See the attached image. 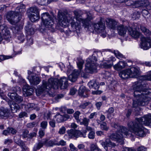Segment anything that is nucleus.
Wrapping results in <instances>:
<instances>
[{
  "label": "nucleus",
  "mask_w": 151,
  "mask_h": 151,
  "mask_svg": "<svg viewBox=\"0 0 151 151\" xmlns=\"http://www.w3.org/2000/svg\"><path fill=\"white\" fill-rule=\"evenodd\" d=\"M145 80L151 81V71L147 75L141 76L137 84L134 85V97L133 100L132 107L137 109L139 106H144L147 104L150 98L147 96L151 94V89L146 88L143 85Z\"/></svg>",
  "instance_id": "1"
},
{
  "label": "nucleus",
  "mask_w": 151,
  "mask_h": 151,
  "mask_svg": "<svg viewBox=\"0 0 151 151\" xmlns=\"http://www.w3.org/2000/svg\"><path fill=\"white\" fill-rule=\"evenodd\" d=\"M142 124L151 126V114H149L142 117L136 118L135 121L129 122L127 126L130 132H132L139 137H143L145 136V134Z\"/></svg>",
  "instance_id": "2"
},
{
  "label": "nucleus",
  "mask_w": 151,
  "mask_h": 151,
  "mask_svg": "<svg viewBox=\"0 0 151 151\" xmlns=\"http://www.w3.org/2000/svg\"><path fill=\"white\" fill-rule=\"evenodd\" d=\"M68 86V81L66 77H63L59 80L51 78L48 80V82L43 80L42 85L39 88V90L41 92H48L52 88L57 89L60 87L61 89H65Z\"/></svg>",
  "instance_id": "3"
},
{
  "label": "nucleus",
  "mask_w": 151,
  "mask_h": 151,
  "mask_svg": "<svg viewBox=\"0 0 151 151\" xmlns=\"http://www.w3.org/2000/svg\"><path fill=\"white\" fill-rule=\"evenodd\" d=\"M87 17L86 19H83V20H85L88 22V24L86 27L83 25V26L85 28H87L89 31L93 32L94 30L100 34V35L103 37H105L107 33L105 30V25L104 23V19L101 17L99 21L97 23H93L92 25H90L89 22L93 19L91 14L89 12H87L86 13Z\"/></svg>",
  "instance_id": "4"
},
{
  "label": "nucleus",
  "mask_w": 151,
  "mask_h": 151,
  "mask_svg": "<svg viewBox=\"0 0 151 151\" xmlns=\"http://www.w3.org/2000/svg\"><path fill=\"white\" fill-rule=\"evenodd\" d=\"M111 126L115 129H116V133L111 134L110 138L113 140L122 144L124 140V135L129 136L128 129L125 127L119 126L118 123L112 122L111 124Z\"/></svg>",
  "instance_id": "5"
},
{
  "label": "nucleus",
  "mask_w": 151,
  "mask_h": 151,
  "mask_svg": "<svg viewBox=\"0 0 151 151\" xmlns=\"http://www.w3.org/2000/svg\"><path fill=\"white\" fill-rule=\"evenodd\" d=\"M25 6L20 4L17 6L15 11H10L8 12L6 15L7 19L11 24L15 25L21 19V14L25 12Z\"/></svg>",
  "instance_id": "6"
},
{
  "label": "nucleus",
  "mask_w": 151,
  "mask_h": 151,
  "mask_svg": "<svg viewBox=\"0 0 151 151\" xmlns=\"http://www.w3.org/2000/svg\"><path fill=\"white\" fill-rule=\"evenodd\" d=\"M71 17L69 14L59 11L58 13L57 20L61 26L65 27L69 25Z\"/></svg>",
  "instance_id": "7"
},
{
  "label": "nucleus",
  "mask_w": 151,
  "mask_h": 151,
  "mask_svg": "<svg viewBox=\"0 0 151 151\" xmlns=\"http://www.w3.org/2000/svg\"><path fill=\"white\" fill-rule=\"evenodd\" d=\"M42 23L43 24L49 29H53L54 22L51 15L48 12L43 13L41 15Z\"/></svg>",
  "instance_id": "8"
},
{
  "label": "nucleus",
  "mask_w": 151,
  "mask_h": 151,
  "mask_svg": "<svg viewBox=\"0 0 151 151\" xmlns=\"http://www.w3.org/2000/svg\"><path fill=\"white\" fill-rule=\"evenodd\" d=\"M97 60L95 56L93 55L88 59L86 65L85 70L87 73H92L96 72L97 64L96 63Z\"/></svg>",
  "instance_id": "9"
},
{
  "label": "nucleus",
  "mask_w": 151,
  "mask_h": 151,
  "mask_svg": "<svg viewBox=\"0 0 151 151\" xmlns=\"http://www.w3.org/2000/svg\"><path fill=\"white\" fill-rule=\"evenodd\" d=\"M11 29L13 33L15 34V36L19 41V42H23L24 40L25 37L23 33L20 31L22 29V26L18 25L15 26H12Z\"/></svg>",
  "instance_id": "10"
},
{
  "label": "nucleus",
  "mask_w": 151,
  "mask_h": 151,
  "mask_svg": "<svg viewBox=\"0 0 151 151\" xmlns=\"http://www.w3.org/2000/svg\"><path fill=\"white\" fill-rule=\"evenodd\" d=\"M84 61L83 60H81L77 63V66L81 71L82 69ZM79 72L76 70H74L71 75L70 76V80L72 82H74L76 80L79 74Z\"/></svg>",
  "instance_id": "11"
},
{
  "label": "nucleus",
  "mask_w": 151,
  "mask_h": 151,
  "mask_svg": "<svg viewBox=\"0 0 151 151\" xmlns=\"http://www.w3.org/2000/svg\"><path fill=\"white\" fill-rule=\"evenodd\" d=\"M70 22L73 31H76L77 30H80L81 27L80 22H82L81 20H79L78 18L71 17Z\"/></svg>",
  "instance_id": "12"
},
{
  "label": "nucleus",
  "mask_w": 151,
  "mask_h": 151,
  "mask_svg": "<svg viewBox=\"0 0 151 151\" xmlns=\"http://www.w3.org/2000/svg\"><path fill=\"white\" fill-rule=\"evenodd\" d=\"M88 85L91 88L97 90L96 91H93L92 93L93 94H100L102 91L100 90H97L99 88V85L94 80L90 81L88 83Z\"/></svg>",
  "instance_id": "13"
},
{
  "label": "nucleus",
  "mask_w": 151,
  "mask_h": 151,
  "mask_svg": "<svg viewBox=\"0 0 151 151\" xmlns=\"http://www.w3.org/2000/svg\"><path fill=\"white\" fill-rule=\"evenodd\" d=\"M67 134H68L69 137L71 138L74 137L78 138L81 137L83 136L84 137L85 136L83 135V134L81 132L78 130H75L73 129H70L67 131Z\"/></svg>",
  "instance_id": "14"
},
{
  "label": "nucleus",
  "mask_w": 151,
  "mask_h": 151,
  "mask_svg": "<svg viewBox=\"0 0 151 151\" xmlns=\"http://www.w3.org/2000/svg\"><path fill=\"white\" fill-rule=\"evenodd\" d=\"M9 90V92L8 93V96L11 99L14 100L17 95L16 92L20 91L21 89L19 86H16L15 87L11 88Z\"/></svg>",
  "instance_id": "15"
},
{
  "label": "nucleus",
  "mask_w": 151,
  "mask_h": 151,
  "mask_svg": "<svg viewBox=\"0 0 151 151\" xmlns=\"http://www.w3.org/2000/svg\"><path fill=\"white\" fill-rule=\"evenodd\" d=\"M106 24L107 27L112 29H115L117 25V22L114 19L107 18L105 20Z\"/></svg>",
  "instance_id": "16"
},
{
  "label": "nucleus",
  "mask_w": 151,
  "mask_h": 151,
  "mask_svg": "<svg viewBox=\"0 0 151 151\" xmlns=\"http://www.w3.org/2000/svg\"><path fill=\"white\" fill-rule=\"evenodd\" d=\"M14 141L16 143L22 148V150L28 151V148L25 146L24 142L21 140L20 138L17 137V136H14Z\"/></svg>",
  "instance_id": "17"
},
{
  "label": "nucleus",
  "mask_w": 151,
  "mask_h": 151,
  "mask_svg": "<svg viewBox=\"0 0 151 151\" xmlns=\"http://www.w3.org/2000/svg\"><path fill=\"white\" fill-rule=\"evenodd\" d=\"M55 117L56 119V121L58 122H61L66 121L70 118V116L68 114L62 115L59 113H57Z\"/></svg>",
  "instance_id": "18"
},
{
  "label": "nucleus",
  "mask_w": 151,
  "mask_h": 151,
  "mask_svg": "<svg viewBox=\"0 0 151 151\" xmlns=\"http://www.w3.org/2000/svg\"><path fill=\"white\" fill-rule=\"evenodd\" d=\"M129 70L130 75V78H135L137 77L139 75V68L136 67H132Z\"/></svg>",
  "instance_id": "19"
},
{
  "label": "nucleus",
  "mask_w": 151,
  "mask_h": 151,
  "mask_svg": "<svg viewBox=\"0 0 151 151\" xmlns=\"http://www.w3.org/2000/svg\"><path fill=\"white\" fill-rule=\"evenodd\" d=\"M101 144L106 150H108V147H112L116 146L115 144L112 142L109 138L106 139L105 142H102Z\"/></svg>",
  "instance_id": "20"
},
{
  "label": "nucleus",
  "mask_w": 151,
  "mask_h": 151,
  "mask_svg": "<svg viewBox=\"0 0 151 151\" xmlns=\"http://www.w3.org/2000/svg\"><path fill=\"white\" fill-rule=\"evenodd\" d=\"M28 78L30 83L33 85H37L41 81L39 77L34 75L29 76H28Z\"/></svg>",
  "instance_id": "21"
},
{
  "label": "nucleus",
  "mask_w": 151,
  "mask_h": 151,
  "mask_svg": "<svg viewBox=\"0 0 151 151\" xmlns=\"http://www.w3.org/2000/svg\"><path fill=\"white\" fill-rule=\"evenodd\" d=\"M8 104L13 113L17 112L20 109V106L18 104L14 103V101H9Z\"/></svg>",
  "instance_id": "22"
},
{
  "label": "nucleus",
  "mask_w": 151,
  "mask_h": 151,
  "mask_svg": "<svg viewBox=\"0 0 151 151\" xmlns=\"http://www.w3.org/2000/svg\"><path fill=\"white\" fill-rule=\"evenodd\" d=\"M25 30L28 35H33L35 33L34 27L32 24L28 22L25 27Z\"/></svg>",
  "instance_id": "23"
},
{
  "label": "nucleus",
  "mask_w": 151,
  "mask_h": 151,
  "mask_svg": "<svg viewBox=\"0 0 151 151\" xmlns=\"http://www.w3.org/2000/svg\"><path fill=\"white\" fill-rule=\"evenodd\" d=\"M149 2L147 0H141L135 1L134 3V6L136 8L141 6L147 7L149 5Z\"/></svg>",
  "instance_id": "24"
},
{
  "label": "nucleus",
  "mask_w": 151,
  "mask_h": 151,
  "mask_svg": "<svg viewBox=\"0 0 151 151\" xmlns=\"http://www.w3.org/2000/svg\"><path fill=\"white\" fill-rule=\"evenodd\" d=\"M129 26H124L123 25H120L117 27V30L119 35L121 36H124L126 34L127 28L129 27Z\"/></svg>",
  "instance_id": "25"
},
{
  "label": "nucleus",
  "mask_w": 151,
  "mask_h": 151,
  "mask_svg": "<svg viewBox=\"0 0 151 151\" xmlns=\"http://www.w3.org/2000/svg\"><path fill=\"white\" fill-rule=\"evenodd\" d=\"M127 29L129 35L133 37L138 38L140 35V33L137 31L136 29L134 30L130 27L127 28Z\"/></svg>",
  "instance_id": "26"
},
{
  "label": "nucleus",
  "mask_w": 151,
  "mask_h": 151,
  "mask_svg": "<svg viewBox=\"0 0 151 151\" xmlns=\"http://www.w3.org/2000/svg\"><path fill=\"white\" fill-rule=\"evenodd\" d=\"M89 90L86 89L84 86L80 87L78 90V94L80 96L84 97H86L88 95Z\"/></svg>",
  "instance_id": "27"
},
{
  "label": "nucleus",
  "mask_w": 151,
  "mask_h": 151,
  "mask_svg": "<svg viewBox=\"0 0 151 151\" xmlns=\"http://www.w3.org/2000/svg\"><path fill=\"white\" fill-rule=\"evenodd\" d=\"M129 69H127L121 71L119 73V76L122 79H126L130 77Z\"/></svg>",
  "instance_id": "28"
},
{
  "label": "nucleus",
  "mask_w": 151,
  "mask_h": 151,
  "mask_svg": "<svg viewBox=\"0 0 151 151\" xmlns=\"http://www.w3.org/2000/svg\"><path fill=\"white\" fill-rule=\"evenodd\" d=\"M28 16L30 20L32 22L37 21L40 18V14H28Z\"/></svg>",
  "instance_id": "29"
},
{
  "label": "nucleus",
  "mask_w": 151,
  "mask_h": 151,
  "mask_svg": "<svg viewBox=\"0 0 151 151\" xmlns=\"http://www.w3.org/2000/svg\"><path fill=\"white\" fill-rule=\"evenodd\" d=\"M125 65V63L124 62L119 61L118 63L114 66V68L116 70H119L124 68Z\"/></svg>",
  "instance_id": "30"
},
{
  "label": "nucleus",
  "mask_w": 151,
  "mask_h": 151,
  "mask_svg": "<svg viewBox=\"0 0 151 151\" xmlns=\"http://www.w3.org/2000/svg\"><path fill=\"white\" fill-rule=\"evenodd\" d=\"M44 145H45L44 141L39 140L38 142L34 146L33 150L34 151H36L39 150L43 147Z\"/></svg>",
  "instance_id": "31"
},
{
  "label": "nucleus",
  "mask_w": 151,
  "mask_h": 151,
  "mask_svg": "<svg viewBox=\"0 0 151 151\" xmlns=\"http://www.w3.org/2000/svg\"><path fill=\"white\" fill-rule=\"evenodd\" d=\"M73 13L76 17V18H78L79 20H81V22H82L83 25L85 26V27H86L87 24H88V22L86 21L85 20H83V19L79 17L80 16L77 11H74Z\"/></svg>",
  "instance_id": "32"
},
{
  "label": "nucleus",
  "mask_w": 151,
  "mask_h": 151,
  "mask_svg": "<svg viewBox=\"0 0 151 151\" xmlns=\"http://www.w3.org/2000/svg\"><path fill=\"white\" fill-rule=\"evenodd\" d=\"M45 145L47 147H52L54 145H56V143L52 140L48 141V139H45L44 140Z\"/></svg>",
  "instance_id": "33"
},
{
  "label": "nucleus",
  "mask_w": 151,
  "mask_h": 151,
  "mask_svg": "<svg viewBox=\"0 0 151 151\" xmlns=\"http://www.w3.org/2000/svg\"><path fill=\"white\" fill-rule=\"evenodd\" d=\"M141 30L147 36H149L151 35V32L145 27L141 25L140 27Z\"/></svg>",
  "instance_id": "34"
},
{
  "label": "nucleus",
  "mask_w": 151,
  "mask_h": 151,
  "mask_svg": "<svg viewBox=\"0 0 151 151\" xmlns=\"http://www.w3.org/2000/svg\"><path fill=\"white\" fill-rule=\"evenodd\" d=\"M9 111L7 109L3 108L0 109V116L4 117L8 115Z\"/></svg>",
  "instance_id": "35"
},
{
  "label": "nucleus",
  "mask_w": 151,
  "mask_h": 151,
  "mask_svg": "<svg viewBox=\"0 0 151 151\" xmlns=\"http://www.w3.org/2000/svg\"><path fill=\"white\" fill-rule=\"evenodd\" d=\"M29 14H39V9L36 6L31 7L29 9Z\"/></svg>",
  "instance_id": "36"
},
{
  "label": "nucleus",
  "mask_w": 151,
  "mask_h": 151,
  "mask_svg": "<svg viewBox=\"0 0 151 151\" xmlns=\"http://www.w3.org/2000/svg\"><path fill=\"white\" fill-rule=\"evenodd\" d=\"M90 149L91 151H101L96 145L94 143L91 144Z\"/></svg>",
  "instance_id": "37"
},
{
  "label": "nucleus",
  "mask_w": 151,
  "mask_h": 151,
  "mask_svg": "<svg viewBox=\"0 0 151 151\" xmlns=\"http://www.w3.org/2000/svg\"><path fill=\"white\" fill-rule=\"evenodd\" d=\"M36 1L38 4L41 5H46L50 3L48 0H36Z\"/></svg>",
  "instance_id": "38"
},
{
  "label": "nucleus",
  "mask_w": 151,
  "mask_h": 151,
  "mask_svg": "<svg viewBox=\"0 0 151 151\" xmlns=\"http://www.w3.org/2000/svg\"><path fill=\"white\" fill-rule=\"evenodd\" d=\"M113 65V64L112 62L111 63H109V62L108 61L107 62L104 63L102 64V66L103 68H105L109 69L111 68Z\"/></svg>",
  "instance_id": "39"
},
{
  "label": "nucleus",
  "mask_w": 151,
  "mask_h": 151,
  "mask_svg": "<svg viewBox=\"0 0 151 151\" xmlns=\"http://www.w3.org/2000/svg\"><path fill=\"white\" fill-rule=\"evenodd\" d=\"M80 114V112L79 111H77L73 114L74 117L78 122H80V121L79 117Z\"/></svg>",
  "instance_id": "40"
},
{
  "label": "nucleus",
  "mask_w": 151,
  "mask_h": 151,
  "mask_svg": "<svg viewBox=\"0 0 151 151\" xmlns=\"http://www.w3.org/2000/svg\"><path fill=\"white\" fill-rule=\"evenodd\" d=\"M14 100L17 103H20L23 101V98L22 96L17 95Z\"/></svg>",
  "instance_id": "41"
},
{
  "label": "nucleus",
  "mask_w": 151,
  "mask_h": 151,
  "mask_svg": "<svg viewBox=\"0 0 151 151\" xmlns=\"http://www.w3.org/2000/svg\"><path fill=\"white\" fill-rule=\"evenodd\" d=\"M114 53L116 57L119 59L124 58V56L117 50H114Z\"/></svg>",
  "instance_id": "42"
},
{
  "label": "nucleus",
  "mask_w": 151,
  "mask_h": 151,
  "mask_svg": "<svg viewBox=\"0 0 151 151\" xmlns=\"http://www.w3.org/2000/svg\"><path fill=\"white\" fill-rule=\"evenodd\" d=\"M38 124L36 122H33L27 124L26 126L27 128H31L37 125Z\"/></svg>",
  "instance_id": "43"
},
{
  "label": "nucleus",
  "mask_w": 151,
  "mask_h": 151,
  "mask_svg": "<svg viewBox=\"0 0 151 151\" xmlns=\"http://www.w3.org/2000/svg\"><path fill=\"white\" fill-rule=\"evenodd\" d=\"M100 127L101 129L107 131L109 127L107 126V124L105 122H103V123L100 125Z\"/></svg>",
  "instance_id": "44"
},
{
  "label": "nucleus",
  "mask_w": 151,
  "mask_h": 151,
  "mask_svg": "<svg viewBox=\"0 0 151 151\" xmlns=\"http://www.w3.org/2000/svg\"><path fill=\"white\" fill-rule=\"evenodd\" d=\"M89 119H87L86 117L84 118L83 119L82 122H81L80 124L81 125L83 124L85 126H88Z\"/></svg>",
  "instance_id": "45"
},
{
  "label": "nucleus",
  "mask_w": 151,
  "mask_h": 151,
  "mask_svg": "<svg viewBox=\"0 0 151 151\" xmlns=\"http://www.w3.org/2000/svg\"><path fill=\"white\" fill-rule=\"evenodd\" d=\"M102 75L103 77L107 79L110 77L111 74L109 71H105L102 73Z\"/></svg>",
  "instance_id": "46"
},
{
  "label": "nucleus",
  "mask_w": 151,
  "mask_h": 151,
  "mask_svg": "<svg viewBox=\"0 0 151 151\" xmlns=\"http://www.w3.org/2000/svg\"><path fill=\"white\" fill-rule=\"evenodd\" d=\"M12 58V56H4L1 55H0V62H1L6 59H8Z\"/></svg>",
  "instance_id": "47"
},
{
  "label": "nucleus",
  "mask_w": 151,
  "mask_h": 151,
  "mask_svg": "<svg viewBox=\"0 0 151 151\" xmlns=\"http://www.w3.org/2000/svg\"><path fill=\"white\" fill-rule=\"evenodd\" d=\"M27 45H30L33 43V40L30 36L27 37Z\"/></svg>",
  "instance_id": "48"
},
{
  "label": "nucleus",
  "mask_w": 151,
  "mask_h": 151,
  "mask_svg": "<svg viewBox=\"0 0 151 151\" xmlns=\"http://www.w3.org/2000/svg\"><path fill=\"white\" fill-rule=\"evenodd\" d=\"M90 104V103L89 102H86L80 104L79 106V107L80 108L85 109L86 108L87 106L88 105Z\"/></svg>",
  "instance_id": "49"
},
{
  "label": "nucleus",
  "mask_w": 151,
  "mask_h": 151,
  "mask_svg": "<svg viewBox=\"0 0 151 151\" xmlns=\"http://www.w3.org/2000/svg\"><path fill=\"white\" fill-rule=\"evenodd\" d=\"M47 125V121H43L40 123V126L44 129H46Z\"/></svg>",
  "instance_id": "50"
},
{
  "label": "nucleus",
  "mask_w": 151,
  "mask_h": 151,
  "mask_svg": "<svg viewBox=\"0 0 151 151\" xmlns=\"http://www.w3.org/2000/svg\"><path fill=\"white\" fill-rule=\"evenodd\" d=\"M8 129L9 130L10 134L11 133L12 134H15L17 133V130L12 127H8Z\"/></svg>",
  "instance_id": "51"
},
{
  "label": "nucleus",
  "mask_w": 151,
  "mask_h": 151,
  "mask_svg": "<svg viewBox=\"0 0 151 151\" xmlns=\"http://www.w3.org/2000/svg\"><path fill=\"white\" fill-rule=\"evenodd\" d=\"M66 131V129L64 126L61 127L59 129L58 133L60 134H64Z\"/></svg>",
  "instance_id": "52"
},
{
  "label": "nucleus",
  "mask_w": 151,
  "mask_h": 151,
  "mask_svg": "<svg viewBox=\"0 0 151 151\" xmlns=\"http://www.w3.org/2000/svg\"><path fill=\"white\" fill-rule=\"evenodd\" d=\"M95 132L94 131L90 132L88 134V137L90 139H93L95 138Z\"/></svg>",
  "instance_id": "53"
},
{
  "label": "nucleus",
  "mask_w": 151,
  "mask_h": 151,
  "mask_svg": "<svg viewBox=\"0 0 151 151\" xmlns=\"http://www.w3.org/2000/svg\"><path fill=\"white\" fill-rule=\"evenodd\" d=\"M29 131L27 129H24L22 132V136L23 138H25L28 137Z\"/></svg>",
  "instance_id": "54"
},
{
  "label": "nucleus",
  "mask_w": 151,
  "mask_h": 151,
  "mask_svg": "<svg viewBox=\"0 0 151 151\" xmlns=\"http://www.w3.org/2000/svg\"><path fill=\"white\" fill-rule=\"evenodd\" d=\"M35 104L33 103L28 104L27 105V106L28 109L30 110H33Z\"/></svg>",
  "instance_id": "55"
},
{
  "label": "nucleus",
  "mask_w": 151,
  "mask_h": 151,
  "mask_svg": "<svg viewBox=\"0 0 151 151\" xmlns=\"http://www.w3.org/2000/svg\"><path fill=\"white\" fill-rule=\"evenodd\" d=\"M69 147L70 150L72 151H77L78 150V149L75 147L72 143H70V144Z\"/></svg>",
  "instance_id": "56"
},
{
  "label": "nucleus",
  "mask_w": 151,
  "mask_h": 151,
  "mask_svg": "<svg viewBox=\"0 0 151 151\" xmlns=\"http://www.w3.org/2000/svg\"><path fill=\"white\" fill-rule=\"evenodd\" d=\"M56 145H61V146H65L66 144V142L63 140H61L58 143H56Z\"/></svg>",
  "instance_id": "57"
},
{
  "label": "nucleus",
  "mask_w": 151,
  "mask_h": 151,
  "mask_svg": "<svg viewBox=\"0 0 151 151\" xmlns=\"http://www.w3.org/2000/svg\"><path fill=\"white\" fill-rule=\"evenodd\" d=\"M24 116H27V114L25 112H21L19 115V118H22Z\"/></svg>",
  "instance_id": "58"
},
{
  "label": "nucleus",
  "mask_w": 151,
  "mask_h": 151,
  "mask_svg": "<svg viewBox=\"0 0 151 151\" xmlns=\"http://www.w3.org/2000/svg\"><path fill=\"white\" fill-rule=\"evenodd\" d=\"M102 103L101 102H98L96 103L95 105L98 110H100V107L102 106Z\"/></svg>",
  "instance_id": "59"
},
{
  "label": "nucleus",
  "mask_w": 151,
  "mask_h": 151,
  "mask_svg": "<svg viewBox=\"0 0 151 151\" xmlns=\"http://www.w3.org/2000/svg\"><path fill=\"white\" fill-rule=\"evenodd\" d=\"M13 142L12 140L11 139H6L4 142V144L5 145L7 144L9 145L10 144L12 143Z\"/></svg>",
  "instance_id": "60"
},
{
  "label": "nucleus",
  "mask_w": 151,
  "mask_h": 151,
  "mask_svg": "<svg viewBox=\"0 0 151 151\" xmlns=\"http://www.w3.org/2000/svg\"><path fill=\"white\" fill-rule=\"evenodd\" d=\"M39 137L41 138L45 135V131L42 129H40L39 131Z\"/></svg>",
  "instance_id": "61"
},
{
  "label": "nucleus",
  "mask_w": 151,
  "mask_h": 151,
  "mask_svg": "<svg viewBox=\"0 0 151 151\" xmlns=\"http://www.w3.org/2000/svg\"><path fill=\"white\" fill-rule=\"evenodd\" d=\"M77 91V89L74 88H72L70 89V93L71 95H74Z\"/></svg>",
  "instance_id": "62"
},
{
  "label": "nucleus",
  "mask_w": 151,
  "mask_h": 151,
  "mask_svg": "<svg viewBox=\"0 0 151 151\" xmlns=\"http://www.w3.org/2000/svg\"><path fill=\"white\" fill-rule=\"evenodd\" d=\"M50 125L52 128H54L55 126V121L52 120L49 122Z\"/></svg>",
  "instance_id": "63"
},
{
  "label": "nucleus",
  "mask_w": 151,
  "mask_h": 151,
  "mask_svg": "<svg viewBox=\"0 0 151 151\" xmlns=\"http://www.w3.org/2000/svg\"><path fill=\"white\" fill-rule=\"evenodd\" d=\"M123 149V151H136L134 149L129 147H125Z\"/></svg>",
  "instance_id": "64"
}]
</instances>
